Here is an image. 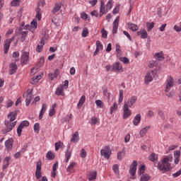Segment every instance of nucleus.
Here are the masks:
<instances>
[{"mask_svg":"<svg viewBox=\"0 0 181 181\" xmlns=\"http://www.w3.org/2000/svg\"><path fill=\"white\" fill-rule=\"evenodd\" d=\"M175 86V78L172 77V76H168L164 83V90L165 93V95L168 97V98H173V93L170 91V90Z\"/></svg>","mask_w":181,"mask_h":181,"instance_id":"nucleus-1","label":"nucleus"},{"mask_svg":"<svg viewBox=\"0 0 181 181\" xmlns=\"http://www.w3.org/2000/svg\"><path fill=\"white\" fill-rule=\"evenodd\" d=\"M16 115H18L16 112H11L8 115L7 118L9 121H6L4 123L6 127V132H11V130L15 128L18 122L15 121V119H16Z\"/></svg>","mask_w":181,"mask_h":181,"instance_id":"nucleus-2","label":"nucleus"},{"mask_svg":"<svg viewBox=\"0 0 181 181\" xmlns=\"http://www.w3.org/2000/svg\"><path fill=\"white\" fill-rule=\"evenodd\" d=\"M173 160V157L172 156L164 157L160 162H158V169L168 172L170 169V163H172Z\"/></svg>","mask_w":181,"mask_h":181,"instance_id":"nucleus-3","label":"nucleus"},{"mask_svg":"<svg viewBox=\"0 0 181 181\" xmlns=\"http://www.w3.org/2000/svg\"><path fill=\"white\" fill-rule=\"evenodd\" d=\"M111 148L109 146H105L100 151V155L104 156L105 159H110V156H111L112 153Z\"/></svg>","mask_w":181,"mask_h":181,"instance_id":"nucleus-4","label":"nucleus"},{"mask_svg":"<svg viewBox=\"0 0 181 181\" xmlns=\"http://www.w3.org/2000/svg\"><path fill=\"white\" fill-rule=\"evenodd\" d=\"M15 40V36H13L11 39L6 40L4 45V54H8L9 48L11 47V43Z\"/></svg>","mask_w":181,"mask_h":181,"instance_id":"nucleus-5","label":"nucleus"},{"mask_svg":"<svg viewBox=\"0 0 181 181\" xmlns=\"http://www.w3.org/2000/svg\"><path fill=\"white\" fill-rule=\"evenodd\" d=\"M138 101V98L136 96H132L130 98L128 99L127 101L124 102V106L129 108H132L135 103Z\"/></svg>","mask_w":181,"mask_h":181,"instance_id":"nucleus-6","label":"nucleus"},{"mask_svg":"<svg viewBox=\"0 0 181 181\" xmlns=\"http://www.w3.org/2000/svg\"><path fill=\"white\" fill-rule=\"evenodd\" d=\"M154 76H155V71H153V70H151L147 72L144 78L145 84H149V83L153 81Z\"/></svg>","mask_w":181,"mask_h":181,"instance_id":"nucleus-7","label":"nucleus"},{"mask_svg":"<svg viewBox=\"0 0 181 181\" xmlns=\"http://www.w3.org/2000/svg\"><path fill=\"white\" fill-rule=\"evenodd\" d=\"M29 125H30V123H29V121L28 120H24L20 124V125L17 128V134L18 136H21V135H22V129H23V128L26 127H29Z\"/></svg>","mask_w":181,"mask_h":181,"instance_id":"nucleus-8","label":"nucleus"},{"mask_svg":"<svg viewBox=\"0 0 181 181\" xmlns=\"http://www.w3.org/2000/svg\"><path fill=\"white\" fill-rule=\"evenodd\" d=\"M35 177L39 180L42 177V162L38 161L37 163V168L35 171Z\"/></svg>","mask_w":181,"mask_h":181,"instance_id":"nucleus-9","label":"nucleus"},{"mask_svg":"<svg viewBox=\"0 0 181 181\" xmlns=\"http://www.w3.org/2000/svg\"><path fill=\"white\" fill-rule=\"evenodd\" d=\"M37 28V21L34 20L31 22V25H25L24 27V29H28V30H30L32 33H35V30Z\"/></svg>","mask_w":181,"mask_h":181,"instance_id":"nucleus-10","label":"nucleus"},{"mask_svg":"<svg viewBox=\"0 0 181 181\" xmlns=\"http://www.w3.org/2000/svg\"><path fill=\"white\" fill-rule=\"evenodd\" d=\"M21 62L22 66L28 64V62H29V54L28 52H25L21 54Z\"/></svg>","mask_w":181,"mask_h":181,"instance_id":"nucleus-11","label":"nucleus"},{"mask_svg":"<svg viewBox=\"0 0 181 181\" xmlns=\"http://www.w3.org/2000/svg\"><path fill=\"white\" fill-rule=\"evenodd\" d=\"M136 166H138V162L136 160H134L129 171L131 176H134L136 174Z\"/></svg>","mask_w":181,"mask_h":181,"instance_id":"nucleus-12","label":"nucleus"},{"mask_svg":"<svg viewBox=\"0 0 181 181\" xmlns=\"http://www.w3.org/2000/svg\"><path fill=\"white\" fill-rule=\"evenodd\" d=\"M5 146L6 148L7 152H11L13 146V139H9L5 141Z\"/></svg>","mask_w":181,"mask_h":181,"instance_id":"nucleus-13","label":"nucleus"},{"mask_svg":"<svg viewBox=\"0 0 181 181\" xmlns=\"http://www.w3.org/2000/svg\"><path fill=\"white\" fill-rule=\"evenodd\" d=\"M118 26H119V16H117L113 22L112 33L115 34L118 32Z\"/></svg>","mask_w":181,"mask_h":181,"instance_id":"nucleus-14","label":"nucleus"},{"mask_svg":"<svg viewBox=\"0 0 181 181\" xmlns=\"http://www.w3.org/2000/svg\"><path fill=\"white\" fill-rule=\"evenodd\" d=\"M123 111V118L127 119V118H129V117L131 115V110H129V107L127 106L124 105Z\"/></svg>","mask_w":181,"mask_h":181,"instance_id":"nucleus-15","label":"nucleus"},{"mask_svg":"<svg viewBox=\"0 0 181 181\" xmlns=\"http://www.w3.org/2000/svg\"><path fill=\"white\" fill-rule=\"evenodd\" d=\"M55 94L57 95H62V97H64V86H63V85L59 86L55 90Z\"/></svg>","mask_w":181,"mask_h":181,"instance_id":"nucleus-16","label":"nucleus"},{"mask_svg":"<svg viewBox=\"0 0 181 181\" xmlns=\"http://www.w3.org/2000/svg\"><path fill=\"white\" fill-rule=\"evenodd\" d=\"M16 70H18V65L16 63H11L9 66V74H15L16 73Z\"/></svg>","mask_w":181,"mask_h":181,"instance_id":"nucleus-17","label":"nucleus"},{"mask_svg":"<svg viewBox=\"0 0 181 181\" xmlns=\"http://www.w3.org/2000/svg\"><path fill=\"white\" fill-rule=\"evenodd\" d=\"M80 141V136L78 135V132H76L71 138V142L72 144H77Z\"/></svg>","mask_w":181,"mask_h":181,"instance_id":"nucleus-18","label":"nucleus"},{"mask_svg":"<svg viewBox=\"0 0 181 181\" xmlns=\"http://www.w3.org/2000/svg\"><path fill=\"white\" fill-rule=\"evenodd\" d=\"M113 71H121L122 72V65L119 62H116L112 65Z\"/></svg>","mask_w":181,"mask_h":181,"instance_id":"nucleus-19","label":"nucleus"},{"mask_svg":"<svg viewBox=\"0 0 181 181\" xmlns=\"http://www.w3.org/2000/svg\"><path fill=\"white\" fill-rule=\"evenodd\" d=\"M149 129H151L150 126H146V127H144L143 129H141L139 132L140 136L141 138H144V136H145L146 135V134H148V131H149Z\"/></svg>","mask_w":181,"mask_h":181,"instance_id":"nucleus-20","label":"nucleus"},{"mask_svg":"<svg viewBox=\"0 0 181 181\" xmlns=\"http://www.w3.org/2000/svg\"><path fill=\"white\" fill-rule=\"evenodd\" d=\"M42 77H43V74L34 76L31 81V84H33V86H36V84L39 83V80H42Z\"/></svg>","mask_w":181,"mask_h":181,"instance_id":"nucleus-21","label":"nucleus"},{"mask_svg":"<svg viewBox=\"0 0 181 181\" xmlns=\"http://www.w3.org/2000/svg\"><path fill=\"white\" fill-rule=\"evenodd\" d=\"M137 36H141V39H146L148 37V33L146 30L142 29L137 32Z\"/></svg>","mask_w":181,"mask_h":181,"instance_id":"nucleus-22","label":"nucleus"},{"mask_svg":"<svg viewBox=\"0 0 181 181\" xmlns=\"http://www.w3.org/2000/svg\"><path fill=\"white\" fill-rule=\"evenodd\" d=\"M180 155H181L180 151H177L174 153V158H175L174 162L175 165H178L179 162H180Z\"/></svg>","mask_w":181,"mask_h":181,"instance_id":"nucleus-23","label":"nucleus"},{"mask_svg":"<svg viewBox=\"0 0 181 181\" xmlns=\"http://www.w3.org/2000/svg\"><path fill=\"white\" fill-rule=\"evenodd\" d=\"M127 28L132 32H136V30L139 29V28L136 24H134L132 23H128Z\"/></svg>","mask_w":181,"mask_h":181,"instance_id":"nucleus-24","label":"nucleus"},{"mask_svg":"<svg viewBox=\"0 0 181 181\" xmlns=\"http://www.w3.org/2000/svg\"><path fill=\"white\" fill-rule=\"evenodd\" d=\"M47 110V105H46V103H44L40 112V115L38 117L39 119H42V118H43V115L46 112Z\"/></svg>","mask_w":181,"mask_h":181,"instance_id":"nucleus-25","label":"nucleus"},{"mask_svg":"<svg viewBox=\"0 0 181 181\" xmlns=\"http://www.w3.org/2000/svg\"><path fill=\"white\" fill-rule=\"evenodd\" d=\"M11 161V157H6L3 161V166L2 169H8V167L9 166V162Z\"/></svg>","mask_w":181,"mask_h":181,"instance_id":"nucleus-26","label":"nucleus"},{"mask_svg":"<svg viewBox=\"0 0 181 181\" xmlns=\"http://www.w3.org/2000/svg\"><path fill=\"white\" fill-rule=\"evenodd\" d=\"M60 9H62V4L56 3L52 11L53 15H55V13H57V12H59Z\"/></svg>","mask_w":181,"mask_h":181,"instance_id":"nucleus-27","label":"nucleus"},{"mask_svg":"<svg viewBox=\"0 0 181 181\" xmlns=\"http://www.w3.org/2000/svg\"><path fill=\"white\" fill-rule=\"evenodd\" d=\"M57 168H59V162H56L53 165L52 177H56V175H57Z\"/></svg>","mask_w":181,"mask_h":181,"instance_id":"nucleus-28","label":"nucleus"},{"mask_svg":"<svg viewBox=\"0 0 181 181\" xmlns=\"http://www.w3.org/2000/svg\"><path fill=\"white\" fill-rule=\"evenodd\" d=\"M158 154L152 153L151 154L149 155L148 160H151V162H153L154 163H156L158 162Z\"/></svg>","mask_w":181,"mask_h":181,"instance_id":"nucleus-29","label":"nucleus"},{"mask_svg":"<svg viewBox=\"0 0 181 181\" xmlns=\"http://www.w3.org/2000/svg\"><path fill=\"white\" fill-rule=\"evenodd\" d=\"M100 12H104L105 13H107L108 12V10H107V7L105 6V3L104 2V0H100Z\"/></svg>","mask_w":181,"mask_h":181,"instance_id":"nucleus-30","label":"nucleus"},{"mask_svg":"<svg viewBox=\"0 0 181 181\" xmlns=\"http://www.w3.org/2000/svg\"><path fill=\"white\" fill-rule=\"evenodd\" d=\"M59 74H60V70L59 69H57L53 74H49V77L51 80H53L54 78H56V77H57Z\"/></svg>","mask_w":181,"mask_h":181,"instance_id":"nucleus-31","label":"nucleus"},{"mask_svg":"<svg viewBox=\"0 0 181 181\" xmlns=\"http://www.w3.org/2000/svg\"><path fill=\"white\" fill-rule=\"evenodd\" d=\"M139 122H141V114H138L134 117V119H133V124L136 127L139 125Z\"/></svg>","mask_w":181,"mask_h":181,"instance_id":"nucleus-32","label":"nucleus"},{"mask_svg":"<svg viewBox=\"0 0 181 181\" xmlns=\"http://www.w3.org/2000/svg\"><path fill=\"white\" fill-rule=\"evenodd\" d=\"M125 156V150H122V151H119L117 153V160H122L124 159V157Z\"/></svg>","mask_w":181,"mask_h":181,"instance_id":"nucleus-33","label":"nucleus"},{"mask_svg":"<svg viewBox=\"0 0 181 181\" xmlns=\"http://www.w3.org/2000/svg\"><path fill=\"white\" fill-rule=\"evenodd\" d=\"M33 100V97L32 96V94H28L27 98L25 99V105L28 107V105H30V102Z\"/></svg>","mask_w":181,"mask_h":181,"instance_id":"nucleus-34","label":"nucleus"},{"mask_svg":"<svg viewBox=\"0 0 181 181\" xmlns=\"http://www.w3.org/2000/svg\"><path fill=\"white\" fill-rule=\"evenodd\" d=\"M46 158L48 159V160H53L55 158L54 153H53L52 151H48L47 153Z\"/></svg>","mask_w":181,"mask_h":181,"instance_id":"nucleus-35","label":"nucleus"},{"mask_svg":"<svg viewBox=\"0 0 181 181\" xmlns=\"http://www.w3.org/2000/svg\"><path fill=\"white\" fill-rule=\"evenodd\" d=\"M43 46H45V42L40 41V43L37 46L36 52L40 53L43 50Z\"/></svg>","mask_w":181,"mask_h":181,"instance_id":"nucleus-36","label":"nucleus"},{"mask_svg":"<svg viewBox=\"0 0 181 181\" xmlns=\"http://www.w3.org/2000/svg\"><path fill=\"white\" fill-rule=\"evenodd\" d=\"M122 101H124V91L122 90H119L118 104H121Z\"/></svg>","mask_w":181,"mask_h":181,"instance_id":"nucleus-37","label":"nucleus"},{"mask_svg":"<svg viewBox=\"0 0 181 181\" xmlns=\"http://www.w3.org/2000/svg\"><path fill=\"white\" fill-rule=\"evenodd\" d=\"M114 6V1L113 0H110L109 1L107 4H106V8L107 11H111V9H112V6Z\"/></svg>","mask_w":181,"mask_h":181,"instance_id":"nucleus-38","label":"nucleus"},{"mask_svg":"<svg viewBox=\"0 0 181 181\" xmlns=\"http://www.w3.org/2000/svg\"><path fill=\"white\" fill-rule=\"evenodd\" d=\"M76 165H77V163L72 162L66 168V172L71 173L73 172V168H74V166H76Z\"/></svg>","mask_w":181,"mask_h":181,"instance_id":"nucleus-39","label":"nucleus"},{"mask_svg":"<svg viewBox=\"0 0 181 181\" xmlns=\"http://www.w3.org/2000/svg\"><path fill=\"white\" fill-rule=\"evenodd\" d=\"M84 103H86V95H82L78 103L77 107H81V105H83Z\"/></svg>","mask_w":181,"mask_h":181,"instance_id":"nucleus-40","label":"nucleus"},{"mask_svg":"<svg viewBox=\"0 0 181 181\" xmlns=\"http://www.w3.org/2000/svg\"><path fill=\"white\" fill-rule=\"evenodd\" d=\"M29 33L28 31H23L21 32V42H25L26 40V37L28 36V34Z\"/></svg>","mask_w":181,"mask_h":181,"instance_id":"nucleus-41","label":"nucleus"},{"mask_svg":"<svg viewBox=\"0 0 181 181\" xmlns=\"http://www.w3.org/2000/svg\"><path fill=\"white\" fill-rule=\"evenodd\" d=\"M37 14L35 16L36 19L40 21L42 19V10L40 8L36 9Z\"/></svg>","mask_w":181,"mask_h":181,"instance_id":"nucleus-42","label":"nucleus"},{"mask_svg":"<svg viewBox=\"0 0 181 181\" xmlns=\"http://www.w3.org/2000/svg\"><path fill=\"white\" fill-rule=\"evenodd\" d=\"M65 162L67 163L69 160H70V158H71V151L67 150L66 152L65 153Z\"/></svg>","mask_w":181,"mask_h":181,"instance_id":"nucleus-43","label":"nucleus"},{"mask_svg":"<svg viewBox=\"0 0 181 181\" xmlns=\"http://www.w3.org/2000/svg\"><path fill=\"white\" fill-rule=\"evenodd\" d=\"M118 110V104L114 103L113 105L110 107V114L112 115L113 112H115Z\"/></svg>","mask_w":181,"mask_h":181,"instance_id":"nucleus-44","label":"nucleus"},{"mask_svg":"<svg viewBox=\"0 0 181 181\" xmlns=\"http://www.w3.org/2000/svg\"><path fill=\"white\" fill-rule=\"evenodd\" d=\"M96 178H97V172H95V171L91 172L90 173L88 180H94Z\"/></svg>","mask_w":181,"mask_h":181,"instance_id":"nucleus-45","label":"nucleus"},{"mask_svg":"<svg viewBox=\"0 0 181 181\" xmlns=\"http://www.w3.org/2000/svg\"><path fill=\"white\" fill-rule=\"evenodd\" d=\"M155 26V23L151 22V23H146V27H147V30L149 32V30H152Z\"/></svg>","mask_w":181,"mask_h":181,"instance_id":"nucleus-46","label":"nucleus"},{"mask_svg":"<svg viewBox=\"0 0 181 181\" xmlns=\"http://www.w3.org/2000/svg\"><path fill=\"white\" fill-rule=\"evenodd\" d=\"M42 37L41 42H44L45 43V40H47V39H49V34H47L46 31H44L42 32Z\"/></svg>","mask_w":181,"mask_h":181,"instance_id":"nucleus-47","label":"nucleus"},{"mask_svg":"<svg viewBox=\"0 0 181 181\" xmlns=\"http://www.w3.org/2000/svg\"><path fill=\"white\" fill-rule=\"evenodd\" d=\"M155 57H156V59H158V60H163V59H165V57H163V52H158L157 54H155Z\"/></svg>","mask_w":181,"mask_h":181,"instance_id":"nucleus-48","label":"nucleus"},{"mask_svg":"<svg viewBox=\"0 0 181 181\" xmlns=\"http://www.w3.org/2000/svg\"><path fill=\"white\" fill-rule=\"evenodd\" d=\"M39 131H40V124L39 123H35L34 124V132L39 134Z\"/></svg>","mask_w":181,"mask_h":181,"instance_id":"nucleus-49","label":"nucleus"},{"mask_svg":"<svg viewBox=\"0 0 181 181\" xmlns=\"http://www.w3.org/2000/svg\"><path fill=\"white\" fill-rule=\"evenodd\" d=\"M95 104L98 108H104V103H103L101 100H95Z\"/></svg>","mask_w":181,"mask_h":181,"instance_id":"nucleus-50","label":"nucleus"},{"mask_svg":"<svg viewBox=\"0 0 181 181\" xmlns=\"http://www.w3.org/2000/svg\"><path fill=\"white\" fill-rule=\"evenodd\" d=\"M88 28H84L82 31V37H87L88 36Z\"/></svg>","mask_w":181,"mask_h":181,"instance_id":"nucleus-51","label":"nucleus"},{"mask_svg":"<svg viewBox=\"0 0 181 181\" xmlns=\"http://www.w3.org/2000/svg\"><path fill=\"white\" fill-rule=\"evenodd\" d=\"M112 170L115 173V175H119V168H118V165L115 164L112 166Z\"/></svg>","mask_w":181,"mask_h":181,"instance_id":"nucleus-52","label":"nucleus"},{"mask_svg":"<svg viewBox=\"0 0 181 181\" xmlns=\"http://www.w3.org/2000/svg\"><path fill=\"white\" fill-rule=\"evenodd\" d=\"M158 66V62L156 61H150L148 64V67L153 69V67H156Z\"/></svg>","mask_w":181,"mask_h":181,"instance_id":"nucleus-53","label":"nucleus"},{"mask_svg":"<svg viewBox=\"0 0 181 181\" xmlns=\"http://www.w3.org/2000/svg\"><path fill=\"white\" fill-rule=\"evenodd\" d=\"M96 49L97 50H103V44L100 40L96 41Z\"/></svg>","mask_w":181,"mask_h":181,"instance_id":"nucleus-54","label":"nucleus"},{"mask_svg":"<svg viewBox=\"0 0 181 181\" xmlns=\"http://www.w3.org/2000/svg\"><path fill=\"white\" fill-rule=\"evenodd\" d=\"M119 60L120 62H122L124 64H129V59H128V58H127L126 57H120Z\"/></svg>","mask_w":181,"mask_h":181,"instance_id":"nucleus-55","label":"nucleus"},{"mask_svg":"<svg viewBox=\"0 0 181 181\" xmlns=\"http://www.w3.org/2000/svg\"><path fill=\"white\" fill-rule=\"evenodd\" d=\"M119 6L120 5L119 4H117L113 9L112 11V13L114 15H117V13H118L119 12Z\"/></svg>","mask_w":181,"mask_h":181,"instance_id":"nucleus-56","label":"nucleus"},{"mask_svg":"<svg viewBox=\"0 0 181 181\" xmlns=\"http://www.w3.org/2000/svg\"><path fill=\"white\" fill-rule=\"evenodd\" d=\"M11 5L12 6H19L21 5V0H13Z\"/></svg>","mask_w":181,"mask_h":181,"instance_id":"nucleus-57","label":"nucleus"},{"mask_svg":"<svg viewBox=\"0 0 181 181\" xmlns=\"http://www.w3.org/2000/svg\"><path fill=\"white\" fill-rule=\"evenodd\" d=\"M81 158H82V159H84V158H86V156H87V152L86 151V150L84 148H82L81 150Z\"/></svg>","mask_w":181,"mask_h":181,"instance_id":"nucleus-58","label":"nucleus"},{"mask_svg":"<svg viewBox=\"0 0 181 181\" xmlns=\"http://www.w3.org/2000/svg\"><path fill=\"white\" fill-rule=\"evenodd\" d=\"M12 105H13V101H12V100H8L6 103V108H11V107H12Z\"/></svg>","mask_w":181,"mask_h":181,"instance_id":"nucleus-59","label":"nucleus"},{"mask_svg":"<svg viewBox=\"0 0 181 181\" xmlns=\"http://www.w3.org/2000/svg\"><path fill=\"white\" fill-rule=\"evenodd\" d=\"M101 33H102V37H103L104 39H107V36L108 35V33H107V30H105V29L103 28L101 30Z\"/></svg>","mask_w":181,"mask_h":181,"instance_id":"nucleus-60","label":"nucleus"},{"mask_svg":"<svg viewBox=\"0 0 181 181\" xmlns=\"http://www.w3.org/2000/svg\"><path fill=\"white\" fill-rule=\"evenodd\" d=\"M98 119L96 117H93L91 119V124L92 125H95L97 124H98Z\"/></svg>","mask_w":181,"mask_h":181,"instance_id":"nucleus-61","label":"nucleus"},{"mask_svg":"<svg viewBox=\"0 0 181 181\" xmlns=\"http://www.w3.org/2000/svg\"><path fill=\"white\" fill-rule=\"evenodd\" d=\"M62 146V141H58L55 143V151H59L60 149V147Z\"/></svg>","mask_w":181,"mask_h":181,"instance_id":"nucleus-62","label":"nucleus"},{"mask_svg":"<svg viewBox=\"0 0 181 181\" xmlns=\"http://www.w3.org/2000/svg\"><path fill=\"white\" fill-rule=\"evenodd\" d=\"M174 29L176 30V32H181V22L180 23L179 25H175L174 26Z\"/></svg>","mask_w":181,"mask_h":181,"instance_id":"nucleus-63","label":"nucleus"},{"mask_svg":"<svg viewBox=\"0 0 181 181\" xmlns=\"http://www.w3.org/2000/svg\"><path fill=\"white\" fill-rule=\"evenodd\" d=\"M144 173H145V165H141L139 168V175H144Z\"/></svg>","mask_w":181,"mask_h":181,"instance_id":"nucleus-64","label":"nucleus"}]
</instances>
